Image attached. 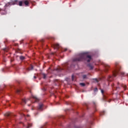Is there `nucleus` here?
Masks as SVG:
<instances>
[{"mask_svg": "<svg viewBox=\"0 0 128 128\" xmlns=\"http://www.w3.org/2000/svg\"><path fill=\"white\" fill-rule=\"evenodd\" d=\"M112 88L114 90V88H115L116 90H120V86H114V84H112Z\"/></svg>", "mask_w": 128, "mask_h": 128, "instance_id": "nucleus-12", "label": "nucleus"}, {"mask_svg": "<svg viewBox=\"0 0 128 128\" xmlns=\"http://www.w3.org/2000/svg\"><path fill=\"white\" fill-rule=\"evenodd\" d=\"M34 79L36 78V76H34Z\"/></svg>", "mask_w": 128, "mask_h": 128, "instance_id": "nucleus-29", "label": "nucleus"}, {"mask_svg": "<svg viewBox=\"0 0 128 128\" xmlns=\"http://www.w3.org/2000/svg\"><path fill=\"white\" fill-rule=\"evenodd\" d=\"M94 104H96V103H95V102H94Z\"/></svg>", "mask_w": 128, "mask_h": 128, "instance_id": "nucleus-35", "label": "nucleus"}, {"mask_svg": "<svg viewBox=\"0 0 128 128\" xmlns=\"http://www.w3.org/2000/svg\"><path fill=\"white\" fill-rule=\"evenodd\" d=\"M62 70L64 69L60 67H58V68H56V70H57V72H61V70Z\"/></svg>", "mask_w": 128, "mask_h": 128, "instance_id": "nucleus-17", "label": "nucleus"}, {"mask_svg": "<svg viewBox=\"0 0 128 128\" xmlns=\"http://www.w3.org/2000/svg\"><path fill=\"white\" fill-rule=\"evenodd\" d=\"M94 80H95V82H98V80L97 78H94Z\"/></svg>", "mask_w": 128, "mask_h": 128, "instance_id": "nucleus-26", "label": "nucleus"}, {"mask_svg": "<svg viewBox=\"0 0 128 128\" xmlns=\"http://www.w3.org/2000/svg\"><path fill=\"white\" fill-rule=\"evenodd\" d=\"M11 62H12V60H11Z\"/></svg>", "mask_w": 128, "mask_h": 128, "instance_id": "nucleus-36", "label": "nucleus"}, {"mask_svg": "<svg viewBox=\"0 0 128 128\" xmlns=\"http://www.w3.org/2000/svg\"><path fill=\"white\" fill-rule=\"evenodd\" d=\"M4 116H6L8 120H11V118H12V113L8 112L5 114Z\"/></svg>", "mask_w": 128, "mask_h": 128, "instance_id": "nucleus-4", "label": "nucleus"}, {"mask_svg": "<svg viewBox=\"0 0 128 128\" xmlns=\"http://www.w3.org/2000/svg\"><path fill=\"white\" fill-rule=\"evenodd\" d=\"M120 86L122 88H123L124 90H126V85H124V84H120Z\"/></svg>", "mask_w": 128, "mask_h": 128, "instance_id": "nucleus-15", "label": "nucleus"}, {"mask_svg": "<svg viewBox=\"0 0 128 128\" xmlns=\"http://www.w3.org/2000/svg\"><path fill=\"white\" fill-rule=\"evenodd\" d=\"M24 4H25L27 6H28V4H30V0H22V1H20L18 2V6H22Z\"/></svg>", "mask_w": 128, "mask_h": 128, "instance_id": "nucleus-3", "label": "nucleus"}, {"mask_svg": "<svg viewBox=\"0 0 128 128\" xmlns=\"http://www.w3.org/2000/svg\"><path fill=\"white\" fill-rule=\"evenodd\" d=\"M80 86H86V84L84 83H80Z\"/></svg>", "mask_w": 128, "mask_h": 128, "instance_id": "nucleus-22", "label": "nucleus"}, {"mask_svg": "<svg viewBox=\"0 0 128 128\" xmlns=\"http://www.w3.org/2000/svg\"><path fill=\"white\" fill-rule=\"evenodd\" d=\"M28 116H30V115H27Z\"/></svg>", "mask_w": 128, "mask_h": 128, "instance_id": "nucleus-33", "label": "nucleus"}, {"mask_svg": "<svg viewBox=\"0 0 128 128\" xmlns=\"http://www.w3.org/2000/svg\"><path fill=\"white\" fill-rule=\"evenodd\" d=\"M120 74L121 76H124L126 75V73H124V72H120Z\"/></svg>", "mask_w": 128, "mask_h": 128, "instance_id": "nucleus-18", "label": "nucleus"}, {"mask_svg": "<svg viewBox=\"0 0 128 128\" xmlns=\"http://www.w3.org/2000/svg\"><path fill=\"white\" fill-rule=\"evenodd\" d=\"M28 100H30V98L26 99L25 98L22 99V102H24L25 104H26V102H28Z\"/></svg>", "mask_w": 128, "mask_h": 128, "instance_id": "nucleus-8", "label": "nucleus"}, {"mask_svg": "<svg viewBox=\"0 0 128 128\" xmlns=\"http://www.w3.org/2000/svg\"><path fill=\"white\" fill-rule=\"evenodd\" d=\"M104 114V112H103L101 114Z\"/></svg>", "mask_w": 128, "mask_h": 128, "instance_id": "nucleus-31", "label": "nucleus"}, {"mask_svg": "<svg viewBox=\"0 0 128 128\" xmlns=\"http://www.w3.org/2000/svg\"><path fill=\"white\" fill-rule=\"evenodd\" d=\"M44 108V104H40L38 106V110H42V108Z\"/></svg>", "mask_w": 128, "mask_h": 128, "instance_id": "nucleus-5", "label": "nucleus"}, {"mask_svg": "<svg viewBox=\"0 0 128 128\" xmlns=\"http://www.w3.org/2000/svg\"><path fill=\"white\" fill-rule=\"evenodd\" d=\"M119 84H120V82H118L117 83V85L118 86Z\"/></svg>", "mask_w": 128, "mask_h": 128, "instance_id": "nucleus-32", "label": "nucleus"}, {"mask_svg": "<svg viewBox=\"0 0 128 128\" xmlns=\"http://www.w3.org/2000/svg\"><path fill=\"white\" fill-rule=\"evenodd\" d=\"M82 78H83L84 80L85 78H86L87 76H86V75H83Z\"/></svg>", "mask_w": 128, "mask_h": 128, "instance_id": "nucleus-23", "label": "nucleus"}, {"mask_svg": "<svg viewBox=\"0 0 128 128\" xmlns=\"http://www.w3.org/2000/svg\"><path fill=\"white\" fill-rule=\"evenodd\" d=\"M16 92L17 94H20V92H22V90H17Z\"/></svg>", "mask_w": 128, "mask_h": 128, "instance_id": "nucleus-21", "label": "nucleus"}, {"mask_svg": "<svg viewBox=\"0 0 128 128\" xmlns=\"http://www.w3.org/2000/svg\"><path fill=\"white\" fill-rule=\"evenodd\" d=\"M72 81L74 80V75L72 76Z\"/></svg>", "mask_w": 128, "mask_h": 128, "instance_id": "nucleus-24", "label": "nucleus"}, {"mask_svg": "<svg viewBox=\"0 0 128 128\" xmlns=\"http://www.w3.org/2000/svg\"><path fill=\"white\" fill-rule=\"evenodd\" d=\"M20 58L21 60H24L26 58L24 56H20Z\"/></svg>", "mask_w": 128, "mask_h": 128, "instance_id": "nucleus-19", "label": "nucleus"}, {"mask_svg": "<svg viewBox=\"0 0 128 128\" xmlns=\"http://www.w3.org/2000/svg\"><path fill=\"white\" fill-rule=\"evenodd\" d=\"M116 68L113 72V76H116V74H120V66L118 65V62H116L115 63Z\"/></svg>", "mask_w": 128, "mask_h": 128, "instance_id": "nucleus-2", "label": "nucleus"}, {"mask_svg": "<svg viewBox=\"0 0 128 128\" xmlns=\"http://www.w3.org/2000/svg\"><path fill=\"white\" fill-rule=\"evenodd\" d=\"M42 76L43 78H44V80H45V78H46V74L44 73H42Z\"/></svg>", "mask_w": 128, "mask_h": 128, "instance_id": "nucleus-13", "label": "nucleus"}, {"mask_svg": "<svg viewBox=\"0 0 128 128\" xmlns=\"http://www.w3.org/2000/svg\"><path fill=\"white\" fill-rule=\"evenodd\" d=\"M82 60H86L88 62H90L92 60V56L87 53H82L79 54L78 57L73 59V62H82Z\"/></svg>", "mask_w": 128, "mask_h": 128, "instance_id": "nucleus-1", "label": "nucleus"}, {"mask_svg": "<svg viewBox=\"0 0 128 128\" xmlns=\"http://www.w3.org/2000/svg\"><path fill=\"white\" fill-rule=\"evenodd\" d=\"M0 14H2V16L6 14V10H0Z\"/></svg>", "mask_w": 128, "mask_h": 128, "instance_id": "nucleus-7", "label": "nucleus"}, {"mask_svg": "<svg viewBox=\"0 0 128 128\" xmlns=\"http://www.w3.org/2000/svg\"><path fill=\"white\" fill-rule=\"evenodd\" d=\"M32 126V124H28V126L27 128H30Z\"/></svg>", "mask_w": 128, "mask_h": 128, "instance_id": "nucleus-25", "label": "nucleus"}, {"mask_svg": "<svg viewBox=\"0 0 128 128\" xmlns=\"http://www.w3.org/2000/svg\"><path fill=\"white\" fill-rule=\"evenodd\" d=\"M54 48H56V50H58L60 48V44H56L54 45Z\"/></svg>", "mask_w": 128, "mask_h": 128, "instance_id": "nucleus-11", "label": "nucleus"}, {"mask_svg": "<svg viewBox=\"0 0 128 128\" xmlns=\"http://www.w3.org/2000/svg\"><path fill=\"white\" fill-rule=\"evenodd\" d=\"M101 92H102V95H103L104 100H106V96H104V91L102 89L101 90Z\"/></svg>", "mask_w": 128, "mask_h": 128, "instance_id": "nucleus-14", "label": "nucleus"}, {"mask_svg": "<svg viewBox=\"0 0 128 128\" xmlns=\"http://www.w3.org/2000/svg\"><path fill=\"white\" fill-rule=\"evenodd\" d=\"M107 80L108 82H112V80H114V76H108L107 78Z\"/></svg>", "mask_w": 128, "mask_h": 128, "instance_id": "nucleus-6", "label": "nucleus"}, {"mask_svg": "<svg viewBox=\"0 0 128 128\" xmlns=\"http://www.w3.org/2000/svg\"><path fill=\"white\" fill-rule=\"evenodd\" d=\"M88 66L90 68V70H92L94 68V67L90 65V64H88Z\"/></svg>", "mask_w": 128, "mask_h": 128, "instance_id": "nucleus-20", "label": "nucleus"}, {"mask_svg": "<svg viewBox=\"0 0 128 128\" xmlns=\"http://www.w3.org/2000/svg\"><path fill=\"white\" fill-rule=\"evenodd\" d=\"M34 70V66L32 65H30V67L26 68V70L30 72V70Z\"/></svg>", "mask_w": 128, "mask_h": 128, "instance_id": "nucleus-9", "label": "nucleus"}, {"mask_svg": "<svg viewBox=\"0 0 128 128\" xmlns=\"http://www.w3.org/2000/svg\"><path fill=\"white\" fill-rule=\"evenodd\" d=\"M68 50L67 48H64V50H62V52H66Z\"/></svg>", "mask_w": 128, "mask_h": 128, "instance_id": "nucleus-28", "label": "nucleus"}, {"mask_svg": "<svg viewBox=\"0 0 128 128\" xmlns=\"http://www.w3.org/2000/svg\"><path fill=\"white\" fill-rule=\"evenodd\" d=\"M104 66H105V68H106V72H108V68H110V66H108V64H104Z\"/></svg>", "mask_w": 128, "mask_h": 128, "instance_id": "nucleus-16", "label": "nucleus"}, {"mask_svg": "<svg viewBox=\"0 0 128 128\" xmlns=\"http://www.w3.org/2000/svg\"><path fill=\"white\" fill-rule=\"evenodd\" d=\"M32 98H33V100H35V102H38V98L36 96H32Z\"/></svg>", "mask_w": 128, "mask_h": 128, "instance_id": "nucleus-10", "label": "nucleus"}, {"mask_svg": "<svg viewBox=\"0 0 128 128\" xmlns=\"http://www.w3.org/2000/svg\"><path fill=\"white\" fill-rule=\"evenodd\" d=\"M94 92H98V88H94Z\"/></svg>", "mask_w": 128, "mask_h": 128, "instance_id": "nucleus-27", "label": "nucleus"}, {"mask_svg": "<svg viewBox=\"0 0 128 128\" xmlns=\"http://www.w3.org/2000/svg\"><path fill=\"white\" fill-rule=\"evenodd\" d=\"M15 2H18V0H14Z\"/></svg>", "mask_w": 128, "mask_h": 128, "instance_id": "nucleus-30", "label": "nucleus"}, {"mask_svg": "<svg viewBox=\"0 0 128 128\" xmlns=\"http://www.w3.org/2000/svg\"><path fill=\"white\" fill-rule=\"evenodd\" d=\"M56 82H58V80H56Z\"/></svg>", "mask_w": 128, "mask_h": 128, "instance_id": "nucleus-34", "label": "nucleus"}]
</instances>
